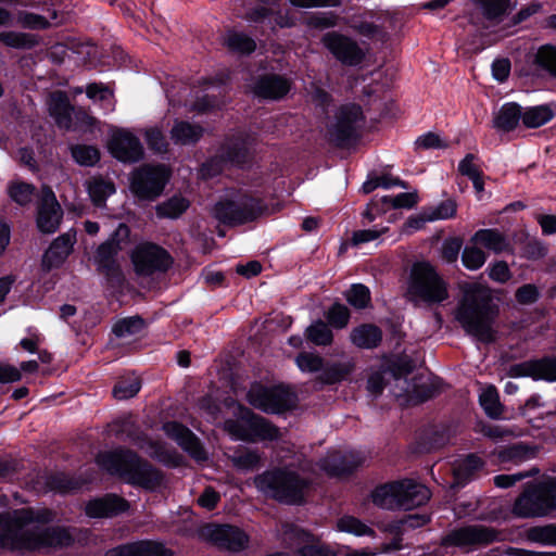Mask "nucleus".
Returning <instances> with one entry per match:
<instances>
[{
	"label": "nucleus",
	"mask_w": 556,
	"mask_h": 556,
	"mask_svg": "<svg viewBox=\"0 0 556 556\" xmlns=\"http://www.w3.org/2000/svg\"><path fill=\"white\" fill-rule=\"evenodd\" d=\"M73 543L74 535L70 529L39 525L31 509L0 514V545L3 548L16 552L58 549Z\"/></svg>",
	"instance_id": "1"
},
{
	"label": "nucleus",
	"mask_w": 556,
	"mask_h": 556,
	"mask_svg": "<svg viewBox=\"0 0 556 556\" xmlns=\"http://www.w3.org/2000/svg\"><path fill=\"white\" fill-rule=\"evenodd\" d=\"M314 473L313 463L300 454L294 462L257 475L254 484L267 497L298 505L305 501L314 482Z\"/></svg>",
	"instance_id": "2"
},
{
	"label": "nucleus",
	"mask_w": 556,
	"mask_h": 556,
	"mask_svg": "<svg viewBox=\"0 0 556 556\" xmlns=\"http://www.w3.org/2000/svg\"><path fill=\"white\" fill-rule=\"evenodd\" d=\"M494 317L490 289L479 283L468 286L455 312V318L465 331L482 342H492L495 339Z\"/></svg>",
	"instance_id": "3"
},
{
	"label": "nucleus",
	"mask_w": 556,
	"mask_h": 556,
	"mask_svg": "<svg viewBox=\"0 0 556 556\" xmlns=\"http://www.w3.org/2000/svg\"><path fill=\"white\" fill-rule=\"evenodd\" d=\"M97 464L108 472L119 476L127 483L147 490H155L163 483V473L129 450L99 453Z\"/></svg>",
	"instance_id": "4"
},
{
	"label": "nucleus",
	"mask_w": 556,
	"mask_h": 556,
	"mask_svg": "<svg viewBox=\"0 0 556 556\" xmlns=\"http://www.w3.org/2000/svg\"><path fill=\"white\" fill-rule=\"evenodd\" d=\"M429 489L410 479L392 481L376 486L371 492L372 503L382 509L410 510L430 500Z\"/></svg>",
	"instance_id": "5"
},
{
	"label": "nucleus",
	"mask_w": 556,
	"mask_h": 556,
	"mask_svg": "<svg viewBox=\"0 0 556 556\" xmlns=\"http://www.w3.org/2000/svg\"><path fill=\"white\" fill-rule=\"evenodd\" d=\"M267 212L268 206L261 197L242 190L228 194L213 208L214 216L230 226L254 222Z\"/></svg>",
	"instance_id": "6"
},
{
	"label": "nucleus",
	"mask_w": 556,
	"mask_h": 556,
	"mask_svg": "<svg viewBox=\"0 0 556 556\" xmlns=\"http://www.w3.org/2000/svg\"><path fill=\"white\" fill-rule=\"evenodd\" d=\"M408 295L415 302L438 304L448 298L446 282L428 262L414 264L408 283Z\"/></svg>",
	"instance_id": "7"
},
{
	"label": "nucleus",
	"mask_w": 556,
	"mask_h": 556,
	"mask_svg": "<svg viewBox=\"0 0 556 556\" xmlns=\"http://www.w3.org/2000/svg\"><path fill=\"white\" fill-rule=\"evenodd\" d=\"M556 509V478L529 485L516 500L513 511L521 518L545 517Z\"/></svg>",
	"instance_id": "8"
},
{
	"label": "nucleus",
	"mask_w": 556,
	"mask_h": 556,
	"mask_svg": "<svg viewBox=\"0 0 556 556\" xmlns=\"http://www.w3.org/2000/svg\"><path fill=\"white\" fill-rule=\"evenodd\" d=\"M247 401L254 408L264 413L280 414L293 407L295 396L286 386L268 387L255 382L247 393Z\"/></svg>",
	"instance_id": "9"
},
{
	"label": "nucleus",
	"mask_w": 556,
	"mask_h": 556,
	"mask_svg": "<svg viewBox=\"0 0 556 556\" xmlns=\"http://www.w3.org/2000/svg\"><path fill=\"white\" fill-rule=\"evenodd\" d=\"M502 540L501 531L483 525H471L450 531L442 539V545L469 552Z\"/></svg>",
	"instance_id": "10"
},
{
	"label": "nucleus",
	"mask_w": 556,
	"mask_h": 556,
	"mask_svg": "<svg viewBox=\"0 0 556 556\" xmlns=\"http://www.w3.org/2000/svg\"><path fill=\"white\" fill-rule=\"evenodd\" d=\"M131 262L137 275L149 277L165 273L173 264L169 253L162 247L143 242L138 244L131 253Z\"/></svg>",
	"instance_id": "11"
},
{
	"label": "nucleus",
	"mask_w": 556,
	"mask_h": 556,
	"mask_svg": "<svg viewBox=\"0 0 556 556\" xmlns=\"http://www.w3.org/2000/svg\"><path fill=\"white\" fill-rule=\"evenodd\" d=\"M364 122L359 105H342L336 115L334 124L329 129L330 139L339 147L349 146L359 137Z\"/></svg>",
	"instance_id": "12"
},
{
	"label": "nucleus",
	"mask_w": 556,
	"mask_h": 556,
	"mask_svg": "<svg viewBox=\"0 0 556 556\" xmlns=\"http://www.w3.org/2000/svg\"><path fill=\"white\" fill-rule=\"evenodd\" d=\"M167 179L164 165H143L132 174L131 191L139 199L154 200L162 193Z\"/></svg>",
	"instance_id": "13"
},
{
	"label": "nucleus",
	"mask_w": 556,
	"mask_h": 556,
	"mask_svg": "<svg viewBox=\"0 0 556 556\" xmlns=\"http://www.w3.org/2000/svg\"><path fill=\"white\" fill-rule=\"evenodd\" d=\"M321 43L341 64L346 66L359 65L365 56V50L353 38L339 31H328L321 37Z\"/></svg>",
	"instance_id": "14"
},
{
	"label": "nucleus",
	"mask_w": 556,
	"mask_h": 556,
	"mask_svg": "<svg viewBox=\"0 0 556 556\" xmlns=\"http://www.w3.org/2000/svg\"><path fill=\"white\" fill-rule=\"evenodd\" d=\"M130 229L126 224H119L112 236L101 243L94 254V262L98 269L106 276L118 275V265L115 256L122 250L123 244L128 241Z\"/></svg>",
	"instance_id": "15"
},
{
	"label": "nucleus",
	"mask_w": 556,
	"mask_h": 556,
	"mask_svg": "<svg viewBox=\"0 0 556 556\" xmlns=\"http://www.w3.org/2000/svg\"><path fill=\"white\" fill-rule=\"evenodd\" d=\"M108 148L116 160L124 163H136L144 153L139 138L126 129L113 131Z\"/></svg>",
	"instance_id": "16"
},
{
	"label": "nucleus",
	"mask_w": 556,
	"mask_h": 556,
	"mask_svg": "<svg viewBox=\"0 0 556 556\" xmlns=\"http://www.w3.org/2000/svg\"><path fill=\"white\" fill-rule=\"evenodd\" d=\"M63 211L54 192L48 186L41 188V195L37 208V227L43 233L55 232L61 224Z\"/></svg>",
	"instance_id": "17"
},
{
	"label": "nucleus",
	"mask_w": 556,
	"mask_h": 556,
	"mask_svg": "<svg viewBox=\"0 0 556 556\" xmlns=\"http://www.w3.org/2000/svg\"><path fill=\"white\" fill-rule=\"evenodd\" d=\"M366 460L365 455L359 452L349 451H331L319 460V467L329 476H343L352 472L354 469L363 465Z\"/></svg>",
	"instance_id": "18"
},
{
	"label": "nucleus",
	"mask_w": 556,
	"mask_h": 556,
	"mask_svg": "<svg viewBox=\"0 0 556 556\" xmlns=\"http://www.w3.org/2000/svg\"><path fill=\"white\" fill-rule=\"evenodd\" d=\"M75 229H70L51 242L41 261L45 270L49 271L52 268H58L66 261L77 241Z\"/></svg>",
	"instance_id": "19"
},
{
	"label": "nucleus",
	"mask_w": 556,
	"mask_h": 556,
	"mask_svg": "<svg viewBox=\"0 0 556 556\" xmlns=\"http://www.w3.org/2000/svg\"><path fill=\"white\" fill-rule=\"evenodd\" d=\"M255 144L256 137L254 135L240 132L225 142L220 159L232 165H242L250 160Z\"/></svg>",
	"instance_id": "20"
},
{
	"label": "nucleus",
	"mask_w": 556,
	"mask_h": 556,
	"mask_svg": "<svg viewBox=\"0 0 556 556\" xmlns=\"http://www.w3.org/2000/svg\"><path fill=\"white\" fill-rule=\"evenodd\" d=\"M514 378L530 377L534 380L556 381V357L526 361L510 367Z\"/></svg>",
	"instance_id": "21"
},
{
	"label": "nucleus",
	"mask_w": 556,
	"mask_h": 556,
	"mask_svg": "<svg viewBox=\"0 0 556 556\" xmlns=\"http://www.w3.org/2000/svg\"><path fill=\"white\" fill-rule=\"evenodd\" d=\"M211 541L222 548L239 552L248 547L249 535L238 527L217 525L207 528Z\"/></svg>",
	"instance_id": "22"
},
{
	"label": "nucleus",
	"mask_w": 556,
	"mask_h": 556,
	"mask_svg": "<svg viewBox=\"0 0 556 556\" xmlns=\"http://www.w3.org/2000/svg\"><path fill=\"white\" fill-rule=\"evenodd\" d=\"M128 508L129 503L125 498L116 494H106L87 502L85 513L90 518H113L127 511Z\"/></svg>",
	"instance_id": "23"
},
{
	"label": "nucleus",
	"mask_w": 556,
	"mask_h": 556,
	"mask_svg": "<svg viewBox=\"0 0 556 556\" xmlns=\"http://www.w3.org/2000/svg\"><path fill=\"white\" fill-rule=\"evenodd\" d=\"M165 434L176 441L195 460H205L206 453L199 439L184 425L177 421H168L163 425Z\"/></svg>",
	"instance_id": "24"
},
{
	"label": "nucleus",
	"mask_w": 556,
	"mask_h": 556,
	"mask_svg": "<svg viewBox=\"0 0 556 556\" xmlns=\"http://www.w3.org/2000/svg\"><path fill=\"white\" fill-rule=\"evenodd\" d=\"M399 386L403 390V393H396L399 399H403V402L407 405L420 404L437 393L435 384L422 377L414 378L412 382L406 379H396Z\"/></svg>",
	"instance_id": "25"
},
{
	"label": "nucleus",
	"mask_w": 556,
	"mask_h": 556,
	"mask_svg": "<svg viewBox=\"0 0 556 556\" xmlns=\"http://www.w3.org/2000/svg\"><path fill=\"white\" fill-rule=\"evenodd\" d=\"M105 556H174V553L162 543L139 541L112 548Z\"/></svg>",
	"instance_id": "26"
},
{
	"label": "nucleus",
	"mask_w": 556,
	"mask_h": 556,
	"mask_svg": "<svg viewBox=\"0 0 556 556\" xmlns=\"http://www.w3.org/2000/svg\"><path fill=\"white\" fill-rule=\"evenodd\" d=\"M291 83L280 75H265L262 76L255 84L253 91L255 96L278 100L283 98L290 90Z\"/></svg>",
	"instance_id": "27"
},
{
	"label": "nucleus",
	"mask_w": 556,
	"mask_h": 556,
	"mask_svg": "<svg viewBox=\"0 0 556 556\" xmlns=\"http://www.w3.org/2000/svg\"><path fill=\"white\" fill-rule=\"evenodd\" d=\"M170 140L177 146H193L204 135V128L197 123L175 119L170 130Z\"/></svg>",
	"instance_id": "28"
},
{
	"label": "nucleus",
	"mask_w": 556,
	"mask_h": 556,
	"mask_svg": "<svg viewBox=\"0 0 556 556\" xmlns=\"http://www.w3.org/2000/svg\"><path fill=\"white\" fill-rule=\"evenodd\" d=\"M250 416L249 426V442L256 441H275L281 437L279 428L273 425L266 418L254 414L252 410H247Z\"/></svg>",
	"instance_id": "29"
},
{
	"label": "nucleus",
	"mask_w": 556,
	"mask_h": 556,
	"mask_svg": "<svg viewBox=\"0 0 556 556\" xmlns=\"http://www.w3.org/2000/svg\"><path fill=\"white\" fill-rule=\"evenodd\" d=\"M471 241L495 254L510 251V243L507 237L498 229H480L473 235Z\"/></svg>",
	"instance_id": "30"
},
{
	"label": "nucleus",
	"mask_w": 556,
	"mask_h": 556,
	"mask_svg": "<svg viewBox=\"0 0 556 556\" xmlns=\"http://www.w3.org/2000/svg\"><path fill=\"white\" fill-rule=\"evenodd\" d=\"M482 466V460L476 455H469L464 459L456 460L453 467L454 482L452 486H464L478 476Z\"/></svg>",
	"instance_id": "31"
},
{
	"label": "nucleus",
	"mask_w": 556,
	"mask_h": 556,
	"mask_svg": "<svg viewBox=\"0 0 556 556\" xmlns=\"http://www.w3.org/2000/svg\"><path fill=\"white\" fill-rule=\"evenodd\" d=\"M49 112L59 127L71 128L73 108L64 92L58 91L51 94Z\"/></svg>",
	"instance_id": "32"
},
{
	"label": "nucleus",
	"mask_w": 556,
	"mask_h": 556,
	"mask_svg": "<svg viewBox=\"0 0 556 556\" xmlns=\"http://www.w3.org/2000/svg\"><path fill=\"white\" fill-rule=\"evenodd\" d=\"M350 338L357 348L374 349L381 342L382 332L377 326L366 324L354 328Z\"/></svg>",
	"instance_id": "33"
},
{
	"label": "nucleus",
	"mask_w": 556,
	"mask_h": 556,
	"mask_svg": "<svg viewBox=\"0 0 556 556\" xmlns=\"http://www.w3.org/2000/svg\"><path fill=\"white\" fill-rule=\"evenodd\" d=\"M521 119V108L516 103L504 104L493 118V127L502 131H510Z\"/></svg>",
	"instance_id": "34"
},
{
	"label": "nucleus",
	"mask_w": 556,
	"mask_h": 556,
	"mask_svg": "<svg viewBox=\"0 0 556 556\" xmlns=\"http://www.w3.org/2000/svg\"><path fill=\"white\" fill-rule=\"evenodd\" d=\"M0 42L8 48L30 50L40 43L39 36L14 30L0 31Z\"/></svg>",
	"instance_id": "35"
},
{
	"label": "nucleus",
	"mask_w": 556,
	"mask_h": 556,
	"mask_svg": "<svg viewBox=\"0 0 556 556\" xmlns=\"http://www.w3.org/2000/svg\"><path fill=\"white\" fill-rule=\"evenodd\" d=\"M354 368V364L349 362L333 363L327 366L323 365L321 372L317 380L323 384H333L343 380Z\"/></svg>",
	"instance_id": "36"
},
{
	"label": "nucleus",
	"mask_w": 556,
	"mask_h": 556,
	"mask_svg": "<svg viewBox=\"0 0 556 556\" xmlns=\"http://www.w3.org/2000/svg\"><path fill=\"white\" fill-rule=\"evenodd\" d=\"M247 410H250L247 407L240 406L241 415L238 419H227L224 422L225 431L233 439L248 441L250 438L249 430V421L250 416L247 414Z\"/></svg>",
	"instance_id": "37"
},
{
	"label": "nucleus",
	"mask_w": 556,
	"mask_h": 556,
	"mask_svg": "<svg viewBox=\"0 0 556 556\" xmlns=\"http://www.w3.org/2000/svg\"><path fill=\"white\" fill-rule=\"evenodd\" d=\"M226 47L233 52L249 54L256 48L255 41L243 33L228 31L224 38Z\"/></svg>",
	"instance_id": "38"
},
{
	"label": "nucleus",
	"mask_w": 556,
	"mask_h": 556,
	"mask_svg": "<svg viewBox=\"0 0 556 556\" xmlns=\"http://www.w3.org/2000/svg\"><path fill=\"white\" fill-rule=\"evenodd\" d=\"M479 402L485 414L491 418H500L503 414V406L500 403L498 392L495 387L485 388L480 396Z\"/></svg>",
	"instance_id": "39"
},
{
	"label": "nucleus",
	"mask_w": 556,
	"mask_h": 556,
	"mask_svg": "<svg viewBox=\"0 0 556 556\" xmlns=\"http://www.w3.org/2000/svg\"><path fill=\"white\" fill-rule=\"evenodd\" d=\"M88 192L92 202L97 206H102L106 198L115 192V186L112 181L93 178L88 182Z\"/></svg>",
	"instance_id": "40"
},
{
	"label": "nucleus",
	"mask_w": 556,
	"mask_h": 556,
	"mask_svg": "<svg viewBox=\"0 0 556 556\" xmlns=\"http://www.w3.org/2000/svg\"><path fill=\"white\" fill-rule=\"evenodd\" d=\"M232 465L244 471L254 470L262 464L261 454L255 450L237 451L230 456Z\"/></svg>",
	"instance_id": "41"
},
{
	"label": "nucleus",
	"mask_w": 556,
	"mask_h": 556,
	"mask_svg": "<svg viewBox=\"0 0 556 556\" xmlns=\"http://www.w3.org/2000/svg\"><path fill=\"white\" fill-rule=\"evenodd\" d=\"M553 112L545 105L530 108L523 113L521 119L526 127L538 128L553 118Z\"/></svg>",
	"instance_id": "42"
},
{
	"label": "nucleus",
	"mask_w": 556,
	"mask_h": 556,
	"mask_svg": "<svg viewBox=\"0 0 556 556\" xmlns=\"http://www.w3.org/2000/svg\"><path fill=\"white\" fill-rule=\"evenodd\" d=\"M141 389V381L137 376L121 378L113 388V396L116 400H128L134 397Z\"/></svg>",
	"instance_id": "43"
},
{
	"label": "nucleus",
	"mask_w": 556,
	"mask_h": 556,
	"mask_svg": "<svg viewBox=\"0 0 556 556\" xmlns=\"http://www.w3.org/2000/svg\"><path fill=\"white\" fill-rule=\"evenodd\" d=\"M305 334L307 340L315 345H330L333 340V333L331 329L323 320H317L307 327Z\"/></svg>",
	"instance_id": "44"
},
{
	"label": "nucleus",
	"mask_w": 556,
	"mask_h": 556,
	"mask_svg": "<svg viewBox=\"0 0 556 556\" xmlns=\"http://www.w3.org/2000/svg\"><path fill=\"white\" fill-rule=\"evenodd\" d=\"M189 207V201L182 197H173L156 206V215L161 218H177Z\"/></svg>",
	"instance_id": "45"
},
{
	"label": "nucleus",
	"mask_w": 556,
	"mask_h": 556,
	"mask_svg": "<svg viewBox=\"0 0 556 556\" xmlns=\"http://www.w3.org/2000/svg\"><path fill=\"white\" fill-rule=\"evenodd\" d=\"M146 326L140 316L123 318L115 323L113 332L118 338H127L140 333Z\"/></svg>",
	"instance_id": "46"
},
{
	"label": "nucleus",
	"mask_w": 556,
	"mask_h": 556,
	"mask_svg": "<svg viewBox=\"0 0 556 556\" xmlns=\"http://www.w3.org/2000/svg\"><path fill=\"white\" fill-rule=\"evenodd\" d=\"M529 541L542 545H556V525L536 526L527 530Z\"/></svg>",
	"instance_id": "47"
},
{
	"label": "nucleus",
	"mask_w": 556,
	"mask_h": 556,
	"mask_svg": "<svg viewBox=\"0 0 556 556\" xmlns=\"http://www.w3.org/2000/svg\"><path fill=\"white\" fill-rule=\"evenodd\" d=\"M479 7L482 14L488 20H497L502 17L508 8L509 0H470Z\"/></svg>",
	"instance_id": "48"
},
{
	"label": "nucleus",
	"mask_w": 556,
	"mask_h": 556,
	"mask_svg": "<svg viewBox=\"0 0 556 556\" xmlns=\"http://www.w3.org/2000/svg\"><path fill=\"white\" fill-rule=\"evenodd\" d=\"M144 139L150 150L163 154L168 152L169 143L159 126H152L144 130Z\"/></svg>",
	"instance_id": "49"
},
{
	"label": "nucleus",
	"mask_w": 556,
	"mask_h": 556,
	"mask_svg": "<svg viewBox=\"0 0 556 556\" xmlns=\"http://www.w3.org/2000/svg\"><path fill=\"white\" fill-rule=\"evenodd\" d=\"M73 159L83 166H93L100 160V152L93 146L77 144L71 148Z\"/></svg>",
	"instance_id": "50"
},
{
	"label": "nucleus",
	"mask_w": 556,
	"mask_h": 556,
	"mask_svg": "<svg viewBox=\"0 0 556 556\" xmlns=\"http://www.w3.org/2000/svg\"><path fill=\"white\" fill-rule=\"evenodd\" d=\"M535 451L523 444H514L500 452L502 462L520 463L534 457Z\"/></svg>",
	"instance_id": "51"
},
{
	"label": "nucleus",
	"mask_w": 556,
	"mask_h": 556,
	"mask_svg": "<svg viewBox=\"0 0 556 556\" xmlns=\"http://www.w3.org/2000/svg\"><path fill=\"white\" fill-rule=\"evenodd\" d=\"M337 528L339 531L352 533L354 535H372L374 530L363 523L355 517L344 516L337 521Z\"/></svg>",
	"instance_id": "52"
},
{
	"label": "nucleus",
	"mask_w": 556,
	"mask_h": 556,
	"mask_svg": "<svg viewBox=\"0 0 556 556\" xmlns=\"http://www.w3.org/2000/svg\"><path fill=\"white\" fill-rule=\"evenodd\" d=\"M462 261L466 268L477 270L485 263L486 254L477 244L467 245L463 251Z\"/></svg>",
	"instance_id": "53"
},
{
	"label": "nucleus",
	"mask_w": 556,
	"mask_h": 556,
	"mask_svg": "<svg viewBox=\"0 0 556 556\" xmlns=\"http://www.w3.org/2000/svg\"><path fill=\"white\" fill-rule=\"evenodd\" d=\"M536 64L556 77V47L543 46L535 55Z\"/></svg>",
	"instance_id": "54"
},
{
	"label": "nucleus",
	"mask_w": 556,
	"mask_h": 556,
	"mask_svg": "<svg viewBox=\"0 0 556 556\" xmlns=\"http://www.w3.org/2000/svg\"><path fill=\"white\" fill-rule=\"evenodd\" d=\"M35 187L26 182H13L9 186L10 198L20 205L31 202Z\"/></svg>",
	"instance_id": "55"
},
{
	"label": "nucleus",
	"mask_w": 556,
	"mask_h": 556,
	"mask_svg": "<svg viewBox=\"0 0 556 556\" xmlns=\"http://www.w3.org/2000/svg\"><path fill=\"white\" fill-rule=\"evenodd\" d=\"M346 300L356 308H365L370 302V291L362 283L353 285L346 292Z\"/></svg>",
	"instance_id": "56"
},
{
	"label": "nucleus",
	"mask_w": 556,
	"mask_h": 556,
	"mask_svg": "<svg viewBox=\"0 0 556 556\" xmlns=\"http://www.w3.org/2000/svg\"><path fill=\"white\" fill-rule=\"evenodd\" d=\"M326 318L332 327L342 329L349 324L350 311L345 305L337 303L329 308Z\"/></svg>",
	"instance_id": "57"
},
{
	"label": "nucleus",
	"mask_w": 556,
	"mask_h": 556,
	"mask_svg": "<svg viewBox=\"0 0 556 556\" xmlns=\"http://www.w3.org/2000/svg\"><path fill=\"white\" fill-rule=\"evenodd\" d=\"M17 21L22 27L27 29H47L51 26L45 16L27 11L20 12Z\"/></svg>",
	"instance_id": "58"
},
{
	"label": "nucleus",
	"mask_w": 556,
	"mask_h": 556,
	"mask_svg": "<svg viewBox=\"0 0 556 556\" xmlns=\"http://www.w3.org/2000/svg\"><path fill=\"white\" fill-rule=\"evenodd\" d=\"M350 27L358 35L367 38H372L380 34L381 29L378 25L362 18L361 16H353L350 20Z\"/></svg>",
	"instance_id": "59"
},
{
	"label": "nucleus",
	"mask_w": 556,
	"mask_h": 556,
	"mask_svg": "<svg viewBox=\"0 0 556 556\" xmlns=\"http://www.w3.org/2000/svg\"><path fill=\"white\" fill-rule=\"evenodd\" d=\"M298 367L302 371L316 372L321 370L324 361L319 355L303 352L295 358Z\"/></svg>",
	"instance_id": "60"
},
{
	"label": "nucleus",
	"mask_w": 556,
	"mask_h": 556,
	"mask_svg": "<svg viewBox=\"0 0 556 556\" xmlns=\"http://www.w3.org/2000/svg\"><path fill=\"white\" fill-rule=\"evenodd\" d=\"M47 486L51 491L65 493L77 488V483L64 473H56L47 478Z\"/></svg>",
	"instance_id": "61"
},
{
	"label": "nucleus",
	"mask_w": 556,
	"mask_h": 556,
	"mask_svg": "<svg viewBox=\"0 0 556 556\" xmlns=\"http://www.w3.org/2000/svg\"><path fill=\"white\" fill-rule=\"evenodd\" d=\"M522 253L529 260H539L547 254V248L542 241L531 238L525 243Z\"/></svg>",
	"instance_id": "62"
},
{
	"label": "nucleus",
	"mask_w": 556,
	"mask_h": 556,
	"mask_svg": "<svg viewBox=\"0 0 556 556\" xmlns=\"http://www.w3.org/2000/svg\"><path fill=\"white\" fill-rule=\"evenodd\" d=\"M456 214V203L453 200L441 202L435 208L428 212L429 220L446 219Z\"/></svg>",
	"instance_id": "63"
},
{
	"label": "nucleus",
	"mask_w": 556,
	"mask_h": 556,
	"mask_svg": "<svg viewBox=\"0 0 556 556\" xmlns=\"http://www.w3.org/2000/svg\"><path fill=\"white\" fill-rule=\"evenodd\" d=\"M307 26L318 29L334 27L337 16L333 13H316L307 18Z\"/></svg>",
	"instance_id": "64"
}]
</instances>
